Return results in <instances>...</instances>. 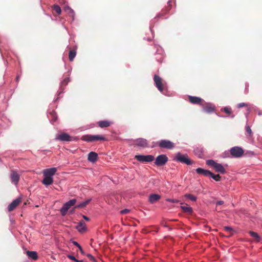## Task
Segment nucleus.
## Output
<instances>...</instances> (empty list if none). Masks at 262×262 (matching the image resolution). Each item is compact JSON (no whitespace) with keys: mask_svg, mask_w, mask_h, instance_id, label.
Returning a JSON list of instances; mask_svg holds the SVG:
<instances>
[{"mask_svg":"<svg viewBox=\"0 0 262 262\" xmlns=\"http://www.w3.org/2000/svg\"><path fill=\"white\" fill-rule=\"evenodd\" d=\"M56 171L57 168L55 167L43 170L42 173L44 178L41 181L42 183L46 186L51 185L53 183V176L54 175Z\"/></svg>","mask_w":262,"mask_h":262,"instance_id":"f257e3e1","label":"nucleus"},{"mask_svg":"<svg viewBox=\"0 0 262 262\" xmlns=\"http://www.w3.org/2000/svg\"><path fill=\"white\" fill-rule=\"evenodd\" d=\"M81 140L87 142H94L98 141H107L106 138L103 135H86L81 137Z\"/></svg>","mask_w":262,"mask_h":262,"instance_id":"f03ea898","label":"nucleus"},{"mask_svg":"<svg viewBox=\"0 0 262 262\" xmlns=\"http://www.w3.org/2000/svg\"><path fill=\"white\" fill-rule=\"evenodd\" d=\"M174 160L179 162L186 164L188 165H191L193 163V162L188 158L187 154L183 155L180 152L176 154Z\"/></svg>","mask_w":262,"mask_h":262,"instance_id":"7ed1b4c3","label":"nucleus"},{"mask_svg":"<svg viewBox=\"0 0 262 262\" xmlns=\"http://www.w3.org/2000/svg\"><path fill=\"white\" fill-rule=\"evenodd\" d=\"M156 146L160 148L170 150L174 147V143L168 140H161L156 143Z\"/></svg>","mask_w":262,"mask_h":262,"instance_id":"20e7f679","label":"nucleus"},{"mask_svg":"<svg viewBox=\"0 0 262 262\" xmlns=\"http://www.w3.org/2000/svg\"><path fill=\"white\" fill-rule=\"evenodd\" d=\"M77 202V200L75 199H72L69 201L64 203L60 209V213L62 216H64L68 210V209L72 206L75 205Z\"/></svg>","mask_w":262,"mask_h":262,"instance_id":"39448f33","label":"nucleus"},{"mask_svg":"<svg viewBox=\"0 0 262 262\" xmlns=\"http://www.w3.org/2000/svg\"><path fill=\"white\" fill-rule=\"evenodd\" d=\"M230 154L234 158H240L244 153L243 149L238 146L232 147L230 150Z\"/></svg>","mask_w":262,"mask_h":262,"instance_id":"423d86ee","label":"nucleus"},{"mask_svg":"<svg viewBox=\"0 0 262 262\" xmlns=\"http://www.w3.org/2000/svg\"><path fill=\"white\" fill-rule=\"evenodd\" d=\"M168 158L165 155L158 156L155 160V164L158 166L164 165L168 161Z\"/></svg>","mask_w":262,"mask_h":262,"instance_id":"0eeeda50","label":"nucleus"},{"mask_svg":"<svg viewBox=\"0 0 262 262\" xmlns=\"http://www.w3.org/2000/svg\"><path fill=\"white\" fill-rule=\"evenodd\" d=\"M135 159H137L138 161L141 162H149L154 160L155 157L152 155H136Z\"/></svg>","mask_w":262,"mask_h":262,"instance_id":"6e6552de","label":"nucleus"},{"mask_svg":"<svg viewBox=\"0 0 262 262\" xmlns=\"http://www.w3.org/2000/svg\"><path fill=\"white\" fill-rule=\"evenodd\" d=\"M154 79L156 87L161 92H163L164 90V86L161 78L159 76L155 75Z\"/></svg>","mask_w":262,"mask_h":262,"instance_id":"1a4fd4ad","label":"nucleus"},{"mask_svg":"<svg viewBox=\"0 0 262 262\" xmlns=\"http://www.w3.org/2000/svg\"><path fill=\"white\" fill-rule=\"evenodd\" d=\"M215 111V106L211 103H206L203 105V111L208 114H211Z\"/></svg>","mask_w":262,"mask_h":262,"instance_id":"9d476101","label":"nucleus"},{"mask_svg":"<svg viewBox=\"0 0 262 262\" xmlns=\"http://www.w3.org/2000/svg\"><path fill=\"white\" fill-rule=\"evenodd\" d=\"M21 202V199L20 198H17L14 201H12V202L11 203V204L8 206V210L9 212H11L13 211Z\"/></svg>","mask_w":262,"mask_h":262,"instance_id":"9b49d317","label":"nucleus"},{"mask_svg":"<svg viewBox=\"0 0 262 262\" xmlns=\"http://www.w3.org/2000/svg\"><path fill=\"white\" fill-rule=\"evenodd\" d=\"M134 144L142 147H146L147 146V140L143 138H139L135 140Z\"/></svg>","mask_w":262,"mask_h":262,"instance_id":"f8f14e48","label":"nucleus"},{"mask_svg":"<svg viewBox=\"0 0 262 262\" xmlns=\"http://www.w3.org/2000/svg\"><path fill=\"white\" fill-rule=\"evenodd\" d=\"M56 139L62 141H70L72 140V137L67 133H62L59 135Z\"/></svg>","mask_w":262,"mask_h":262,"instance_id":"ddd939ff","label":"nucleus"},{"mask_svg":"<svg viewBox=\"0 0 262 262\" xmlns=\"http://www.w3.org/2000/svg\"><path fill=\"white\" fill-rule=\"evenodd\" d=\"M10 178L12 183L16 185L19 180V175L16 171H12L10 174Z\"/></svg>","mask_w":262,"mask_h":262,"instance_id":"4468645a","label":"nucleus"},{"mask_svg":"<svg viewBox=\"0 0 262 262\" xmlns=\"http://www.w3.org/2000/svg\"><path fill=\"white\" fill-rule=\"evenodd\" d=\"M189 101L193 104H201L202 99L198 97L189 96L188 97Z\"/></svg>","mask_w":262,"mask_h":262,"instance_id":"2eb2a0df","label":"nucleus"},{"mask_svg":"<svg viewBox=\"0 0 262 262\" xmlns=\"http://www.w3.org/2000/svg\"><path fill=\"white\" fill-rule=\"evenodd\" d=\"M97 123L100 127L104 128L110 126L112 122L109 120H102L98 121Z\"/></svg>","mask_w":262,"mask_h":262,"instance_id":"dca6fc26","label":"nucleus"},{"mask_svg":"<svg viewBox=\"0 0 262 262\" xmlns=\"http://www.w3.org/2000/svg\"><path fill=\"white\" fill-rule=\"evenodd\" d=\"M98 159V155L94 151L90 152L88 155V160L91 162H95Z\"/></svg>","mask_w":262,"mask_h":262,"instance_id":"f3484780","label":"nucleus"},{"mask_svg":"<svg viewBox=\"0 0 262 262\" xmlns=\"http://www.w3.org/2000/svg\"><path fill=\"white\" fill-rule=\"evenodd\" d=\"M161 199V196L157 194H152L149 196L148 201L151 204H154Z\"/></svg>","mask_w":262,"mask_h":262,"instance_id":"a211bd4d","label":"nucleus"},{"mask_svg":"<svg viewBox=\"0 0 262 262\" xmlns=\"http://www.w3.org/2000/svg\"><path fill=\"white\" fill-rule=\"evenodd\" d=\"M196 172L199 174H202L206 177H209L211 174V171L208 170H206L201 168H198L196 169Z\"/></svg>","mask_w":262,"mask_h":262,"instance_id":"6ab92c4d","label":"nucleus"},{"mask_svg":"<svg viewBox=\"0 0 262 262\" xmlns=\"http://www.w3.org/2000/svg\"><path fill=\"white\" fill-rule=\"evenodd\" d=\"M76 229L81 233L84 232L86 230V225L83 221H81L76 226Z\"/></svg>","mask_w":262,"mask_h":262,"instance_id":"aec40b11","label":"nucleus"},{"mask_svg":"<svg viewBox=\"0 0 262 262\" xmlns=\"http://www.w3.org/2000/svg\"><path fill=\"white\" fill-rule=\"evenodd\" d=\"M27 255L31 259L36 260L38 259L37 253L35 251H27Z\"/></svg>","mask_w":262,"mask_h":262,"instance_id":"412c9836","label":"nucleus"},{"mask_svg":"<svg viewBox=\"0 0 262 262\" xmlns=\"http://www.w3.org/2000/svg\"><path fill=\"white\" fill-rule=\"evenodd\" d=\"M214 169H215L216 171L218 172H220L221 173H224L226 172L225 169L224 167V166L219 163H216L215 164Z\"/></svg>","mask_w":262,"mask_h":262,"instance_id":"4be33fe9","label":"nucleus"},{"mask_svg":"<svg viewBox=\"0 0 262 262\" xmlns=\"http://www.w3.org/2000/svg\"><path fill=\"white\" fill-rule=\"evenodd\" d=\"M91 201V199H88L85 201H84L79 204L75 206L74 208H84Z\"/></svg>","mask_w":262,"mask_h":262,"instance_id":"5701e85b","label":"nucleus"},{"mask_svg":"<svg viewBox=\"0 0 262 262\" xmlns=\"http://www.w3.org/2000/svg\"><path fill=\"white\" fill-rule=\"evenodd\" d=\"M181 208L183 211V212H184L185 213H187L190 214L192 213V208L188 206L187 205H186V206H181Z\"/></svg>","mask_w":262,"mask_h":262,"instance_id":"b1692460","label":"nucleus"},{"mask_svg":"<svg viewBox=\"0 0 262 262\" xmlns=\"http://www.w3.org/2000/svg\"><path fill=\"white\" fill-rule=\"evenodd\" d=\"M52 10L54 12H56L57 15H60L61 13L60 7L57 5H54L52 7Z\"/></svg>","mask_w":262,"mask_h":262,"instance_id":"393cba45","label":"nucleus"},{"mask_svg":"<svg viewBox=\"0 0 262 262\" xmlns=\"http://www.w3.org/2000/svg\"><path fill=\"white\" fill-rule=\"evenodd\" d=\"M76 55V52L75 50H71L69 53V58L70 61H72Z\"/></svg>","mask_w":262,"mask_h":262,"instance_id":"a878e982","label":"nucleus"},{"mask_svg":"<svg viewBox=\"0 0 262 262\" xmlns=\"http://www.w3.org/2000/svg\"><path fill=\"white\" fill-rule=\"evenodd\" d=\"M194 152L195 155H198L200 158L202 157L203 153V150L202 148H196L194 150Z\"/></svg>","mask_w":262,"mask_h":262,"instance_id":"bb28decb","label":"nucleus"},{"mask_svg":"<svg viewBox=\"0 0 262 262\" xmlns=\"http://www.w3.org/2000/svg\"><path fill=\"white\" fill-rule=\"evenodd\" d=\"M249 234L250 235L254 238L257 242H259L260 239L259 236L256 232H254L253 231H250Z\"/></svg>","mask_w":262,"mask_h":262,"instance_id":"cd10ccee","label":"nucleus"},{"mask_svg":"<svg viewBox=\"0 0 262 262\" xmlns=\"http://www.w3.org/2000/svg\"><path fill=\"white\" fill-rule=\"evenodd\" d=\"M211 174H209V177H211L216 181H220L221 180V176L219 174H214L211 172Z\"/></svg>","mask_w":262,"mask_h":262,"instance_id":"c85d7f7f","label":"nucleus"},{"mask_svg":"<svg viewBox=\"0 0 262 262\" xmlns=\"http://www.w3.org/2000/svg\"><path fill=\"white\" fill-rule=\"evenodd\" d=\"M185 197L194 202L196 200V197L190 194H186Z\"/></svg>","mask_w":262,"mask_h":262,"instance_id":"c756f323","label":"nucleus"},{"mask_svg":"<svg viewBox=\"0 0 262 262\" xmlns=\"http://www.w3.org/2000/svg\"><path fill=\"white\" fill-rule=\"evenodd\" d=\"M217 163H216L214 160H208L206 162V164L209 166H213L214 168L215 167V164H216Z\"/></svg>","mask_w":262,"mask_h":262,"instance_id":"7c9ffc66","label":"nucleus"},{"mask_svg":"<svg viewBox=\"0 0 262 262\" xmlns=\"http://www.w3.org/2000/svg\"><path fill=\"white\" fill-rule=\"evenodd\" d=\"M222 110L228 115H230L232 112L231 108L230 107H225Z\"/></svg>","mask_w":262,"mask_h":262,"instance_id":"2f4dec72","label":"nucleus"},{"mask_svg":"<svg viewBox=\"0 0 262 262\" xmlns=\"http://www.w3.org/2000/svg\"><path fill=\"white\" fill-rule=\"evenodd\" d=\"M51 116H52V121L55 122L57 120V116L55 111H52L50 113Z\"/></svg>","mask_w":262,"mask_h":262,"instance_id":"473e14b6","label":"nucleus"},{"mask_svg":"<svg viewBox=\"0 0 262 262\" xmlns=\"http://www.w3.org/2000/svg\"><path fill=\"white\" fill-rule=\"evenodd\" d=\"M73 244L74 245L76 246L77 247V248H78L80 251V252L81 253H83V251L82 250V247H81V246L76 241H73Z\"/></svg>","mask_w":262,"mask_h":262,"instance_id":"72a5a7b5","label":"nucleus"},{"mask_svg":"<svg viewBox=\"0 0 262 262\" xmlns=\"http://www.w3.org/2000/svg\"><path fill=\"white\" fill-rule=\"evenodd\" d=\"M69 82V78H65L61 82V86H66L68 83Z\"/></svg>","mask_w":262,"mask_h":262,"instance_id":"f704fd0d","label":"nucleus"},{"mask_svg":"<svg viewBox=\"0 0 262 262\" xmlns=\"http://www.w3.org/2000/svg\"><path fill=\"white\" fill-rule=\"evenodd\" d=\"M67 257L71 260H73L76 262H81L82 260H79L77 259L74 256L72 255H68Z\"/></svg>","mask_w":262,"mask_h":262,"instance_id":"c9c22d12","label":"nucleus"},{"mask_svg":"<svg viewBox=\"0 0 262 262\" xmlns=\"http://www.w3.org/2000/svg\"><path fill=\"white\" fill-rule=\"evenodd\" d=\"M248 106V104L246 103H239L237 105V108H239L243 107H247Z\"/></svg>","mask_w":262,"mask_h":262,"instance_id":"e433bc0d","label":"nucleus"},{"mask_svg":"<svg viewBox=\"0 0 262 262\" xmlns=\"http://www.w3.org/2000/svg\"><path fill=\"white\" fill-rule=\"evenodd\" d=\"M166 201L173 203H177L179 202V201L178 200L171 199H166Z\"/></svg>","mask_w":262,"mask_h":262,"instance_id":"4c0bfd02","label":"nucleus"},{"mask_svg":"<svg viewBox=\"0 0 262 262\" xmlns=\"http://www.w3.org/2000/svg\"><path fill=\"white\" fill-rule=\"evenodd\" d=\"M246 130L249 135H251L252 130L251 129L250 127L249 126H246Z\"/></svg>","mask_w":262,"mask_h":262,"instance_id":"58836bf2","label":"nucleus"},{"mask_svg":"<svg viewBox=\"0 0 262 262\" xmlns=\"http://www.w3.org/2000/svg\"><path fill=\"white\" fill-rule=\"evenodd\" d=\"M130 212V210L127 209H125L120 211V213L122 214H127Z\"/></svg>","mask_w":262,"mask_h":262,"instance_id":"ea45409f","label":"nucleus"},{"mask_svg":"<svg viewBox=\"0 0 262 262\" xmlns=\"http://www.w3.org/2000/svg\"><path fill=\"white\" fill-rule=\"evenodd\" d=\"M225 230L226 231L230 232L232 230V228L229 226H225L224 227Z\"/></svg>","mask_w":262,"mask_h":262,"instance_id":"a19ab883","label":"nucleus"},{"mask_svg":"<svg viewBox=\"0 0 262 262\" xmlns=\"http://www.w3.org/2000/svg\"><path fill=\"white\" fill-rule=\"evenodd\" d=\"M87 256L90 258V260L95 261V258L90 254H88Z\"/></svg>","mask_w":262,"mask_h":262,"instance_id":"79ce46f5","label":"nucleus"},{"mask_svg":"<svg viewBox=\"0 0 262 262\" xmlns=\"http://www.w3.org/2000/svg\"><path fill=\"white\" fill-rule=\"evenodd\" d=\"M223 204H224V202L222 201H219L217 202V203H216V205H223Z\"/></svg>","mask_w":262,"mask_h":262,"instance_id":"37998d69","label":"nucleus"},{"mask_svg":"<svg viewBox=\"0 0 262 262\" xmlns=\"http://www.w3.org/2000/svg\"><path fill=\"white\" fill-rule=\"evenodd\" d=\"M83 218L85 220H86V221H90V219H89L88 217H87V216H85V215H83Z\"/></svg>","mask_w":262,"mask_h":262,"instance_id":"c03bdc74","label":"nucleus"},{"mask_svg":"<svg viewBox=\"0 0 262 262\" xmlns=\"http://www.w3.org/2000/svg\"><path fill=\"white\" fill-rule=\"evenodd\" d=\"M68 9L69 10L70 12H71V13H73V11L72 9H71V8H68Z\"/></svg>","mask_w":262,"mask_h":262,"instance_id":"a18cd8bd","label":"nucleus"},{"mask_svg":"<svg viewBox=\"0 0 262 262\" xmlns=\"http://www.w3.org/2000/svg\"><path fill=\"white\" fill-rule=\"evenodd\" d=\"M258 115L259 116L261 115V112H259L258 113Z\"/></svg>","mask_w":262,"mask_h":262,"instance_id":"49530a36","label":"nucleus"}]
</instances>
